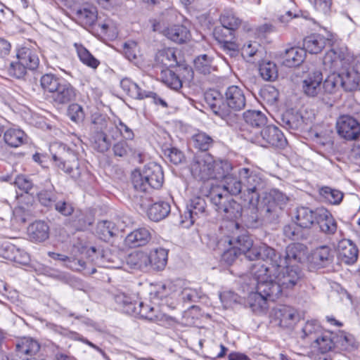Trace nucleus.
I'll list each match as a JSON object with an SVG mask.
<instances>
[{"instance_id": "c756f323", "label": "nucleus", "mask_w": 360, "mask_h": 360, "mask_svg": "<svg viewBox=\"0 0 360 360\" xmlns=\"http://www.w3.org/2000/svg\"><path fill=\"white\" fill-rule=\"evenodd\" d=\"M335 335L328 332H322L310 345V348L315 352L327 353L335 348Z\"/></svg>"}, {"instance_id": "4be33fe9", "label": "nucleus", "mask_w": 360, "mask_h": 360, "mask_svg": "<svg viewBox=\"0 0 360 360\" xmlns=\"http://www.w3.org/2000/svg\"><path fill=\"white\" fill-rule=\"evenodd\" d=\"M319 231L326 235H334L338 229L337 221L333 214L324 207L316 208V219Z\"/></svg>"}, {"instance_id": "f03ea898", "label": "nucleus", "mask_w": 360, "mask_h": 360, "mask_svg": "<svg viewBox=\"0 0 360 360\" xmlns=\"http://www.w3.org/2000/svg\"><path fill=\"white\" fill-rule=\"evenodd\" d=\"M156 290L157 285L155 286V290L150 293L153 306L146 304L143 302L137 300L135 296L131 297L124 293L117 295L115 299L118 304L122 305L125 313L134 316H139L161 325L167 322L169 317L160 311L158 307V305L166 306V304H162L160 299L155 300V302L152 299L151 293L155 292Z\"/></svg>"}, {"instance_id": "6e6552de", "label": "nucleus", "mask_w": 360, "mask_h": 360, "mask_svg": "<svg viewBox=\"0 0 360 360\" xmlns=\"http://www.w3.org/2000/svg\"><path fill=\"white\" fill-rule=\"evenodd\" d=\"M239 178L243 187V200L247 202L252 211H257L259 200V191L262 187V180L253 171L243 167L238 170Z\"/></svg>"}, {"instance_id": "f3484780", "label": "nucleus", "mask_w": 360, "mask_h": 360, "mask_svg": "<svg viewBox=\"0 0 360 360\" xmlns=\"http://www.w3.org/2000/svg\"><path fill=\"white\" fill-rule=\"evenodd\" d=\"M334 259V251L328 245H323L313 249L307 257L309 266L319 269L331 264Z\"/></svg>"}, {"instance_id": "338daca9", "label": "nucleus", "mask_w": 360, "mask_h": 360, "mask_svg": "<svg viewBox=\"0 0 360 360\" xmlns=\"http://www.w3.org/2000/svg\"><path fill=\"white\" fill-rule=\"evenodd\" d=\"M219 298L224 307L227 308L238 301V296L231 290H226L219 294Z\"/></svg>"}, {"instance_id": "8fccbe9b", "label": "nucleus", "mask_w": 360, "mask_h": 360, "mask_svg": "<svg viewBox=\"0 0 360 360\" xmlns=\"http://www.w3.org/2000/svg\"><path fill=\"white\" fill-rule=\"evenodd\" d=\"M259 72L263 79L274 81L278 77V68L275 63L264 60L259 64Z\"/></svg>"}, {"instance_id": "680f3d73", "label": "nucleus", "mask_w": 360, "mask_h": 360, "mask_svg": "<svg viewBox=\"0 0 360 360\" xmlns=\"http://www.w3.org/2000/svg\"><path fill=\"white\" fill-rule=\"evenodd\" d=\"M260 96L265 102L273 105L277 101L279 93L274 86L266 85L260 90Z\"/></svg>"}, {"instance_id": "20e7f679", "label": "nucleus", "mask_w": 360, "mask_h": 360, "mask_svg": "<svg viewBox=\"0 0 360 360\" xmlns=\"http://www.w3.org/2000/svg\"><path fill=\"white\" fill-rule=\"evenodd\" d=\"M181 282L167 281L165 283L157 285V290L151 293L152 299H160L162 304H166L170 309H174L181 297L184 302H196L199 299L198 292L191 288H184L181 289Z\"/></svg>"}, {"instance_id": "4d7b16f0", "label": "nucleus", "mask_w": 360, "mask_h": 360, "mask_svg": "<svg viewBox=\"0 0 360 360\" xmlns=\"http://www.w3.org/2000/svg\"><path fill=\"white\" fill-rule=\"evenodd\" d=\"M122 53L125 58L130 61L135 60L140 56V48L136 41L129 40L122 46Z\"/></svg>"}, {"instance_id": "69168bd1", "label": "nucleus", "mask_w": 360, "mask_h": 360, "mask_svg": "<svg viewBox=\"0 0 360 360\" xmlns=\"http://www.w3.org/2000/svg\"><path fill=\"white\" fill-rule=\"evenodd\" d=\"M309 1L318 12L325 15L330 13L332 0H309Z\"/></svg>"}, {"instance_id": "c85d7f7f", "label": "nucleus", "mask_w": 360, "mask_h": 360, "mask_svg": "<svg viewBox=\"0 0 360 360\" xmlns=\"http://www.w3.org/2000/svg\"><path fill=\"white\" fill-rule=\"evenodd\" d=\"M122 90L131 98L141 100L152 96L153 91L143 88L129 78H124L120 82Z\"/></svg>"}, {"instance_id": "6e6d98bb", "label": "nucleus", "mask_w": 360, "mask_h": 360, "mask_svg": "<svg viewBox=\"0 0 360 360\" xmlns=\"http://www.w3.org/2000/svg\"><path fill=\"white\" fill-rule=\"evenodd\" d=\"M194 146L202 150H207L212 145L213 140L208 134L203 131H198L192 136Z\"/></svg>"}, {"instance_id": "58836bf2", "label": "nucleus", "mask_w": 360, "mask_h": 360, "mask_svg": "<svg viewBox=\"0 0 360 360\" xmlns=\"http://www.w3.org/2000/svg\"><path fill=\"white\" fill-rule=\"evenodd\" d=\"M170 212V205L168 202L160 201L151 205L147 210L148 218L154 221H158L165 218Z\"/></svg>"}, {"instance_id": "a878e982", "label": "nucleus", "mask_w": 360, "mask_h": 360, "mask_svg": "<svg viewBox=\"0 0 360 360\" xmlns=\"http://www.w3.org/2000/svg\"><path fill=\"white\" fill-rule=\"evenodd\" d=\"M338 258L346 264H353L358 257V249L349 240H342L338 246Z\"/></svg>"}, {"instance_id": "9b49d317", "label": "nucleus", "mask_w": 360, "mask_h": 360, "mask_svg": "<svg viewBox=\"0 0 360 360\" xmlns=\"http://www.w3.org/2000/svg\"><path fill=\"white\" fill-rule=\"evenodd\" d=\"M58 149V154L53 155L55 166L75 180L79 179L82 169L79 167L77 154L63 144H59Z\"/></svg>"}, {"instance_id": "79ce46f5", "label": "nucleus", "mask_w": 360, "mask_h": 360, "mask_svg": "<svg viewBox=\"0 0 360 360\" xmlns=\"http://www.w3.org/2000/svg\"><path fill=\"white\" fill-rule=\"evenodd\" d=\"M48 255L55 260L66 262L65 266L75 271H82L85 269V262L82 259L68 257L65 255L49 252Z\"/></svg>"}, {"instance_id": "09e8293b", "label": "nucleus", "mask_w": 360, "mask_h": 360, "mask_svg": "<svg viewBox=\"0 0 360 360\" xmlns=\"http://www.w3.org/2000/svg\"><path fill=\"white\" fill-rule=\"evenodd\" d=\"M74 46L82 63L91 68H96L99 65L100 62L82 44L75 43Z\"/></svg>"}, {"instance_id": "bf43d9fd", "label": "nucleus", "mask_w": 360, "mask_h": 360, "mask_svg": "<svg viewBox=\"0 0 360 360\" xmlns=\"http://www.w3.org/2000/svg\"><path fill=\"white\" fill-rule=\"evenodd\" d=\"M62 80V79L56 77L54 75L46 74L41 78V85L44 90L52 93L56 89Z\"/></svg>"}, {"instance_id": "ddd939ff", "label": "nucleus", "mask_w": 360, "mask_h": 360, "mask_svg": "<svg viewBox=\"0 0 360 360\" xmlns=\"http://www.w3.org/2000/svg\"><path fill=\"white\" fill-rule=\"evenodd\" d=\"M307 248L302 243H291L285 248V255L277 253L274 250V255L268 257L267 262H273L274 266L290 265L292 262H302L306 257Z\"/></svg>"}, {"instance_id": "37998d69", "label": "nucleus", "mask_w": 360, "mask_h": 360, "mask_svg": "<svg viewBox=\"0 0 360 360\" xmlns=\"http://www.w3.org/2000/svg\"><path fill=\"white\" fill-rule=\"evenodd\" d=\"M221 25L231 30H237L241 25L242 20L233 10H224L220 15Z\"/></svg>"}, {"instance_id": "412c9836", "label": "nucleus", "mask_w": 360, "mask_h": 360, "mask_svg": "<svg viewBox=\"0 0 360 360\" xmlns=\"http://www.w3.org/2000/svg\"><path fill=\"white\" fill-rule=\"evenodd\" d=\"M338 134L347 140L356 139L360 134V124L349 115L340 116L336 122Z\"/></svg>"}, {"instance_id": "49530a36", "label": "nucleus", "mask_w": 360, "mask_h": 360, "mask_svg": "<svg viewBox=\"0 0 360 360\" xmlns=\"http://www.w3.org/2000/svg\"><path fill=\"white\" fill-rule=\"evenodd\" d=\"M160 79L167 86L174 90H179L182 86V80L179 76L169 69L161 71Z\"/></svg>"}, {"instance_id": "1a4fd4ad", "label": "nucleus", "mask_w": 360, "mask_h": 360, "mask_svg": "<svg viewBox=\"0 0 360 360\" xmlns=\"http://www.w3.org/2000/svg\"><path fill=\"white\" fill-rule=\"evenodd\" d=\"M238 254H243L249 260L262 259L267 262L268 257L274 255V249L266 243H259L253 245L251 238L245 234L239 236L236 241L235 246Z\"/></svg>"}, {"instance_id": "4c0bfd02", "label": "nucleus", "mask_w": 360, "mask_h": 360, "mask_svg": "<svg viewBox=\"0 0 360 360\" xmlns=\"http://www.w3.org/2000/svg\"><path fill=\"white\" fill-rule=\"evenodd\" d=\"M127 264L131 269H145L149 266L148 254L143 251H134L126 258Z\"/></svg>"}, {"instance_id": "9d476101", "label": "nucleus", "mask_w": 360, "mask_h": 360, "mask_svg": "<svg viewBox=\"0 0 360 360\" xmlns=\"http://www.w3.org/2000/svg\"><path fill=\"white\" fill-rule=\"evenodd\" d=\"M210 195L215 210L224 218L233 221L242 216L241 205L229 196L222 194L219 190L212 189Z\"/></svg>"}, {"instance_id": "bb28decb", "label": "nucleus", "mask_w": 360, "mask_h": 360, "mask_svg": "<svg viewBox=\"0 0 360 360\" xmlns=\"http://www.w3.org/2000/svg\"><path fill=\"white\" fill-rule=\"evenodd\" d=\"M75 88L68 82L62 80L56 90L51 93L53 101L58 104H65L75 98Z\"/></svg>"}, {"instance_id": "39448f33", "label": "nucleus", "mask_w": 360, "mask_h": 360, "mask_svg": "<svg viewBox=\"0 0 360 360\" xmlns=\"http://www.w3.org/2000/svg\"><path fill=\"white\" fill-rule=\"evenodd\" d=\"M131 181L136 190L146 192L149 188L159 189L164 182L162 167L150 162L142 169H135L131 174Z\"/></svg>"}, {"instance_id": "423d86ee", "label": "nucleus", "mask_w": 360, "mask_h": 360, "mask_svg": "<svg viewBox=\"0 0 360 360\" xmlns=\"http://www.w3.org/2000/svg\"><path fill=\"white\" fill-rule=\"evenodd\" d=\"M39 65V58L36 50L23 46L18 49L16 60L11 61L7 68L10 76L18 79L24 77L27 70H34Z\"/></svg>"}, {"instance_id": "de8ad7c7", "label": "nucleus", "mask_w": 360, "mask_h": 360, "mask_svg": "<svg viewBox=\"0 0 360 360\" xmlns=\"http://www.w3.org/2000/svg\"><path fill=\"white\" fill-rule=\"evenodd\" d=\"M243 118L252 127H260L266 123V117L259 110H247L243 113Z\"/></svg>"}, {"instance_id": "f704fd0d", "label": "nucleus", "mask_w": 360, "mask_h": 360, "mask_svg": "<svg viewBox=\"0 0 360 360\" xmlns=\"http://www.w3.org/2000/svg\"><path fill=\"white\" fill-rule=\"evenodd\" d=\"M306 57V51L300 47H291L285 51L283 65L289 67H297L301 65Z\"/></svg>"}, {"instance_id": "0e129e2a", "label": "nucleus", "mask_w": 360, "mask_h": 360, "mask_svg": "<svg viewBox=\"0 0 360 360\" xmlns=\"http://www.w3.org/2000/svg\"><path fill=\"white\" fill-rule=\"evenodd\" d=\"M112 150L115 156L125 157L131 152V148L126 141L122 140L114 144Z\"/></svg>"}, {"instance_id": "dca6fc26", "label": "nucleus", "mask_w": 360, "mask_h": 360, "mask_svg": "<svg viewBox=\"0 0 360 360\" xmlns=\"http://www.w3.org/2000/svg\"><path fill=\"white\" fill-rule=\"evenodd\" d=\"M272 321L281 328L292 329L299 320L297 310L288 305H280L272 310Z\"/></svg>"}, {"instance_id": "7ed1b4c3", "label": "nucleus", "mask_w": 360, "mask_h": 360, "mask_svg": "<svg viewBox=\"0 0 360 360\" xmlns=\"http://www.w3.org/2000/svg\"><path fill=\"white\" fill-rule=\"evenodd\" d=\"M267 271V269L263 266L253 265L251 268L250 274L257 282V290L249 293L246 302L255 313L264 312L268 308L267 302L277 298L266 283L269 278L266 276Z\"/></svg>"}, {"instance_id": "7c9ffc66", "label": "nucleus", "mask_w": 360, "mask_h": 360, "mask_svg": "<svg viewBox=\"0 0 360 360\" xmlns=\"http://www.w3.org/2000/svg\"><path fill=\"white\" fill-rule=\"evenodd\" d=\"M205 101L212 112L222 120H226L230 116V110L221 106V98L218 91H210L206 93Z\"/></svg>"}, {"instance_id": "774afa93", "label": "nucleus", "mask_w": 360, "mask_h": 360, "mask_svg": "<svg viewBox=\"0 0 360 360\" xmlns=\"http://www.w3.org/2000/svg\"><path fill=\"white\" fill-rule=\"evenodd\" d=\"M53 206L57 212L64 216H70L74 212L72 205L64 200L56 201Z\"/></svg>"}, {"instance_id": "2eb2a0df", "label": "nucleus", "mask_w": 360, "mask_h": 360, "mask_svg": "<svg viewBox=\"0 0 360 360\" xmlns=\"http://www.w3.org/2000/svg\"><path fill=\"white\" fill-rule=\"evenodd\" d=\"M253 141L262 147L283 148L287 143L283 132L275 126L264 128L259 134L255 136Z\"/></svg>"}, {"instance_id": "f257e3e1", "label": "nucleus", "mask_w": 360, "mask_h": 360, "mask_svg": "<svg viewBox=\"0 0 360 360\" xmlns=\"http://www.w3.org/2000/svg\"><path fill=\"white\" fill-rule=\"evenodd\" d=\"M268 265L261 263L254 264L255 266H263L267 269L266 283L273 290L277 298L284 292L294 289L302 281L303 274L298 266L284 265L274 266L273 262H266Z\"/></svg>"}, {"instance_id": "2f4dec72", "label": "nucleus", "mask_w": 360, "mask_h": 360, "mask_svg": "<svg viewBox=\"0 0 360 360\" xmlns=\"http://www.w3.org/2000/svg\"><path fill=\"white\" fill-rule=\"evenodd\" d=\"M151 238V233L146 228H139L129 233L125 238V244L129 248L146 245Z\"/></svg>"}, {"instance_id": "c03bdc74", "label": "nucleus", "mask_w": 360, "mask_h": 360, "mask_svg": "<svg viewBox=\"0 0 360 360\" xmlns=\"http://www.w3.org/2000/svg\"><path fill=\"white\" fill-rule=\"evenodd\" d=\"M223 190L232 195H243L242 180L232 175H226L223 179Z\"/></svg>"}, {"instance_id": "393cba45", "label": "nucleus", "mask_w": 360, "mask_h": 360, "mask_svg": "<svg viewBox=\"0 0 360 360\" xmlns=\"http://www.w3.org/2000/svg\"><path fill=\"white\" fill-rule=\"evenodd\" d=\"M341 78L340 86L345 91H355L360 89V75L346 66L338 73Z\"/></svg>"}, {"instance_id": "a19ab883", "label": "nucleus", "mask_w": 360, "mask_h": 360, "mask_svg": "<svg viewBox=\"0 0 360 360\" xmlns=\"http://www.w3.org/2000/svg\"><path fill=\"white\" fill-rule=\"evenodd\" d=\"M3 133L5 143L12 148L21 146L26 138L25 132L17 128H9Z\"/></svg>"}, {"instance_id": "e2e57ef3", "label": "nucleus", "mask_w": 360, "mask_h": 360, "mask_svg": "<svg viewBox=\"0 0 360 360\" xmlns=\"http://www.w3.org/2000/svg\"><path fill=\"white\" fill-rule=\"evenodd\" d=\"M68 115L75 123L82 122L85 117L83 108L77 103H72L69 105Z\"/></svg>"}, {"instance_id": "e433bc0d", "label": "nucleus", "mask_w": 360, "mask_h": 360, "mask_svg": "<svg viewBox=\"0 0 360 360\" xmlns=\"http://www.w3.org/2000/svg\"><path fill=\"white\" fill-rule=\"evenodd\" d=\"M149 266L155 270H162L167 265L168 251L162 248H158L150 251L148 254Z\"/></svg>"}, {"instance_id": "72a5a7b5", "label": "nucleus", "mask_w": 360, "mask_h": 360, "mask_svg": "<svg viewBox=\"0 0 360 360\" xmlns=\"http://www.w3.org/2000/svg\"><path fill=\"white\" fill-rule=\"evenodd\" d=\"M27 233L32 240L42 242L49 236V227L43 221H36L28 226Z\"/></svg>"}, {"instance_id": "0eeeda50", "label": "nucleus", "mask_w": 360, "mask_h": 360, "mask_svg": "<svg viewBox=\"0 0 360 360\" xmlns=\"http://www.w3.org/2000/svg\"><path fill=\"white\" fill-rule=\"evenodd\" d=\"M110 121L104 115L95 113L92 115L90 125L89 140L93 148L100 153H105L111 146L106 132L110 131Z\"/></svg>"}, {"instance_id": "aec40b11", "label": "nucleus", "mask_w": 360, "mask_h": 360, "mask_svg": "<svg viewBox=\"0 0 360 360\" xmlns=\"http://www.w3.org/2000/svg\"><path fill=\"white\" fill-rule=\"evenodd\" d=\"M317 34L307 37L304 41V49L311 54L320 53L327 42L333 39V34L327 28H322Z\"/></svg>"}, {"instance_id": "a211bd4d", "label": "nucleus", "mask_w": 360, "mask_h": 360, "mask_svg": "<svg viewBox=\"0 0 360 360\" xmlns=\"http://www.w3.org/2000/svg\"><path fill=\"white\" fill-rule=\"evenodd\" d=\"M350 60V56L340 49L328 51L323 58V65L326 70L335 72L345 68Z\"/></svg>"}, {"instance_id": "cd10ccee", "label": "nucleus", "mask_w": 360, "mask_h": 360, "mask_svg": "<svg viewBox=\"0 0 360 360\" xmlns=\"http://www.w3.org/2000/svg\"><path fill=\"white\" fill-rule=\"evenodd\" d=\"M323 82V75L320 71L310 73L302 81L303 92L308 96L314 97L321 91V84Z\"/></svg>"}, {"instance_id": "5701e85b", "label": "nucleus", "mask_w": 360, "mask_h": 360, "mask_svg": "<svg viewBox=\"0 0 360 360\" xmlns=\"http://www.w3.org/2000/svg\"><path fill=\"white\" fill-rule=\"evenodd\" d=\"M224 101L227 107L232 110H243L246 103L243 90L236 85L229 86L224 93Z\"/></svg>"}, {"instance_id": "c9c22d12", "label": "nucleus", "mask_w": 360, "mask_h": 360, "mask_svg": "<svg viewBox=\"0 0 360 360\" xmlns=\"http://www.w3.org/2000/svg\"><path fill=\"white\" fill-rule=\"evenodd\" d=\"M40 349L39 342L32 338H23L16 345L17 355L22 358V355L31 357L38 353Z\"/></svg>"}, {"instance_id": "3c124183", "label": "nucleus", "mask_w": 360, "mask_h": 360, "mask_svg": "<svg viewBox=\"0 0 360 360\" xmlns=\"http://www.w3.org/2000/svg\"><path fill=\"white\" fill-rule=\"evenodd\" d=\"M116 230V226L113 222L103 220L98 223L96 233L101 240L107 241L114 236Z\"/></svg>"}, {"instance_id": "a18cd8bd", "label": "nucleus", "mask_w": 360, "mask_h": 360, "mask_svg": "<svg viewBox=\"0 0 360 360\" xmlns=\"http://www.w3.org/2000/svg\"><path fill=\"white\" fill-rule=\"evenodd\" d=\"M194 67L197 71L204 75L210 74L216 69L213 58L207 54L198 56L194 60Z\"/></svg>"}, {"instance_id": "4468645a", "label": "nucleus", "mask_w": 360, "mask_h": 360, "mask_svg": "<svg viewBox=\"0 0 360 360\" xmlns=\"http://www.w3.org/2000/svg\"><path fill=\"white\" fill-rule=\"evenodd\" d=\"M289 201L286 194L277 188L271 189L266 193L264 202L267 214L272 218L278 217Z\"/></svg>"}, {"instance_id": "b1692460", "label": "nucleus", "mask_w": 360, "mask_h": 360, "mask_svg": "<svg viewBox=\"0 0 360 360\" xmlns=\"http://www.w3.org/2000/svg\"><path fill=\"white\" fill-rule=\"evenodd\" d=\"M292 219L299 227L311 229L316 222V208L312 210L308 207H298L294 211Z\"/></svg>"}, {"instance_id": "603ef678", "label": "nucleus", "mask_w": 360, "mask_h": 360, "mask_svg": "<svg viewBox=\"0 0 360 360\" xmlns=\"http://www.w3.org/2000/svg\"><path fill=\"white\" fill-rule=\"evenodd\" d=\"M76 15L82 25L91 26L97 19V11L94 7L83 8L77 11Z\"/></svg>"}, {"instance_id": "473e14b6", "label": "nucleus", "mask_w": 360, "mask_h": 360, "mask_svg": "<svg viewBox=\"0 0 360 360\" xmlns=\"http://www.w3.org/2000/svg\"><path fill=\"white\" fill-rule=\"evenodd\" d=\"M162 32L167 39L177 44L185 43L191 38L190 31L182 25L171 26L162 30Z\"/></svg>"}, {"instance_id": "864d4df0", "label": "nucleus", "mask_w": 360, "mask_h": 360, "mask_svg": "<svg viewBox=\"0 0 360 360\" xmlns=\"http://www.w3.org/2000/svg\"><path fill=\"white\" fill-rule=\"evenodd\" d=\"M320 195L332 205H339L343 198V193L340 191L328 186L322 187L319 191Z\"/></svg>"}, {"instance_id": "5fc2aeb1", "label": "nucleus", "mask_w": 360, "mask_h": 360, "mask_svg": "<svg viewBox=\"0 0 360 360\" xmlns=\"http://www.w3.org/2000/svg\"><path fill=\"white\" fill-rule=\"evenodd\" d=\"M341 78L338 74L333 72L329 75L323 82V89L325 94H334L339 89Z\"/></svg>"}, {"instance_id": "052dcab7", "label": "nucleus", "mask_w": 360, "mask_h": 360, "mask_svg": "<svg viewBox=\"0 0 360 360\" xmlns=\"http://www.w3.org/2000/svg\"><path fill=\"white\" fill-rule=\"evenodd\" d=\"M236 31V30H231L221 25V27L214 28L213 35L219 43L227 42L228 40L234 39Z\"/></svg>"}, {"instance_id": "6ab92c4d", "label": "nucleus", "mask_w": 360, "mask_h": 360, "mask_svg": "<svg viewBox=\"0 0 360 360\" xmlns=\"http://www.w3.org/2000/svg\"><path fill=\"white\" fill-rule=\"evenodd\" d=\"M206 216V202L201 197H195L192 198L186 205V210L181 216V224L185 226L189 227L200 217Z\"/></svg>"}, {"instance_id": "ea45409f", "label": "nucleus", "mask_w": 360, "mask_h": 360, "mask_svg": "<svg viewBox=\"0 0 360 360\" xmlns=\"http://www.w3.org/2000/svg\"><path fill=\"white\" fill-rule=\"evenodd\" d=\"M322 332V328L317 321H307L302 328L301 338L310 345Z\"/></svg>"}, {"instance_id": "f8f14e48", "label": "nucleus", "mask_w": 360, "mask_h": 360, "mask_svg": "<svg viewBox=\"0 0 360 360\" xmlns=\"http://www.w3.org/2000/svg\"><path fill=\"white\" fill-rule=\"evenodd\" d=\"M218 167L219 165L215 163L213 157L210 154L204 153L194 158L191 170L195 178L205 181L218 178L215 172Z\"/></svg>"}, {"instance_id": "13d9d810", "label": "nucleus", "mask_w": 360, "mask_h": 360, "mask_svg": "<svg viewBox=\"0 0 360 360\" xmlns=\"http://www.w3.org/2000/svg\"><path fill=\"white\" fill-rule=\"evenodd\" d=\"M158 60L164 66H173L177 63L176 56L172 49H165L160 51L158 55Z\"/></svg>"}]
</instances>
